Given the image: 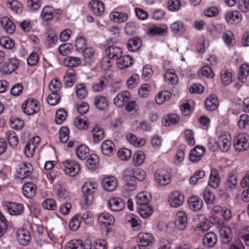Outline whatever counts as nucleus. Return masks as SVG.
I'll return each instance as SVG.
<instances>
[{"label":"nucleus","instance_id":"27","mask_svg":"<svg viewBox=\"0 0 249 249\" xmlns=\"http://www.w3.org/2000/svg\"><path fill=\"white\" fill-rule=\"evenodd\" d=\"M225 19L228 23H239L242 19V15L237 11H230L225 15Z\"/></svg>","mask_w":249,"mask_h":249},{"label":"nucleus","instance_id":"12","mask_svg":"<svg viewBox=\"0 0 249 249\" xmlns=\"http://www.w3.org/2000/svg\"><path fill=\"white\" fill-rule=\"evenodd\" d=\"M137 243L147 247L152 246L155 242L154 236L150 233L140 232L136 237Z\"/></svg>","mask_w":249,"mask_h":249},{"label":"nucleus","instance_id":"30","mask_svg":"<svg viewBox=\"0 0 249 249\" xmlns=\"http://www.w3.org/2000/svg\"><path fill=\"white\" fill-rule=\"evenodd\" d=\"M205 104L207 110L209 111L215 110L218 106L217 96L215 95H210L206 98Z\"/></svg>","mask_w":249,"mask_h":249},{"label":"nucleus","instance_id":"32","mask_svg":"<svg viewBox=\"0 0 249 249\" xmlns=\"http://www.w3.org/2000/svg\"><path fill=\"white\" fill-rule=\"evenodd\" d=\"M171 97V93L168 90L160 91L155 96V100L159 105H162L165 101H168Z\"/></svg>","mask_w":249,"mask_h":249},{"label":"nucleus","instance_id":"16","mask_svg":"<svg viewBox=\"0 0 249 249\" xmlns=\"http://www.w3.org/2000/svg\"><path fill=\"white\" fill-rule=\"evenodd\" d=\"M40 139L38 136L33 137L26 144L24 149V153L27 157H31L33 155L35 150L39 145Z\"/></svg>","mask_w":249,"mask_h":249},{"label":"nucleus","instance_id":"26","mask_svg":"<svg viewBox=\"0 0 249 249\" xmlns=\"http://www.w3.org/2000/svg\"><path fill=\"white\" fill-rule=\"evenodd\" d=\"M109 18L114 22L120 23L127 20L128 15L125 13L113 11L110 14Z\"/></svg>","mask_w":249,"mask_h":249},{"label":"nucleus","instance_id":"57","mask_svg":"<svg viewBox=\"0 0 249 249\" xmlns=\"http://www.w3.org/2000/svg\"><path fill=\"white\" fill-rule=\"evenodd\" d=\"M87 41L86 39L83 36H79L77 38L75 42L76 50L81 53L87 47Z\"/></svg>","mask_w":249,"mask_h":249},{"label":"nucleus","instance_id":"58","mask_svg":"<svg viewBox=\"0 0 249 249\" xmlns=\"http://www.w3.org/2000/svg\"><path fill=\"white\" fill-rule=\"evenodd\" d=\"M75 126L79 129L85 130L89 127L87 120L84 117H77L74 122Z\"/></svg>","mask_w":249,"mask_h":249},{"label":"nucleus","instance_id":"50","mask_svg":"<svg viewBox=\"0 0 249 249\" xmlns=\"http://www.w3.org/2000/svg\"><path fill=\"white\" fill-rule=\"evenodd\" d=\"M53 9L52 7L45 6L42 10L41 17L44 21H50L53 18Z\"/></svg>","mask_w":249,"mask_h":249},{"label":"nucleus","instance_id":"63","mask_svg":"<svg viewBox=\"0 0 249 249\" xmlns=\"http://www.w3.org/2000/svg\"><path fill=\"white\" fill-rule=\"evenodd\" d=\"M164 120L165 123L164 125L170 126L172 124H177L179 120V117L176 114H171L168 115L167 117H165Z\"/></svg>","mask_w":249,"mask_h":249},{"label":"nucleus","instance_id":"2","mask_svg":"<svg viewBox=\"0 0 249 249\" xmlns=\"http://www.w3.org/2000/svg\"><path fill=\"white\" fill-rule=\"evenodd\" d=\"M193 230L198 233H204L210 228L207 219L202 214H198L193 219Z\"/></svg>","mask_w":249,"mask_h":249},{"label":"nucleus","instance_id":"25","mask_svg":"<svg viewBox=\"0 0 249 249\" xmlns=\"http://www.w3.org/2000/svg\"><path fill=\"white\" fill-rule=\"evenodd\" d=\"M220 183V178L217 170L212 169L211 171L208 184L214 189L217 188Z\"/></svg>","mask_w":249,"mask_h":249},{"label":"nucleus","instance_id":"19","mask_svg":"<svg viewBox=\"0 0 249 249\" xmlns=\"http://www.w3.org/2000/svg\"><path fill=\"white\" fill-rule=\"evenodd\" d=\"M90 10L96 16H102L105 11V5L100 0H91L89 3Z\"/></svg>","mask_w":249,"mask_h":249},{"label":"nucleus","instance_id":"60","mask_svg":"<svg viewBox=\"0 0 249 249\" xmlns=\"http://www.w3.org/2000/svg\"><path fill=\"white\" fill-rule=\"evenodd\" d=\"M220 78L223 85H228L232 81V73L228 70H222L220 72Z\"/></svg>","mask_w":249,"mask_h":249},{"label":"nucleus","instance_id":"1","mask_svg":"<svg viewBox=\"0 0 249 249\" xmlns=\"http://www.w3.org/2000/svg\"><path fill=\"white\" fill-rule=\"evenodd\" d=\"M231 144V138L228 134L219 135L216 138H209L207 146L212 151L219 150L222 152H226L230 148Z\"/></svg>","mask_w":249,"mask_h":249},{"label":"nucleus","instance_id":"37","mask_svg":"<svg viewBox=\"0 0 249 249\" xmlns=\"http://www.w3.org/2000/svg\"><path fill=\"white\" fill-rule=\"evenodd\" d=\"M172 33L177 35H181L185 32V27L183 22L180 20L175 21L170 25Z\"/></svg>","mask_w":249,"mask_h":249},{"label":"nucleus","instance_id":"45","mask_svg":"<svg viewBox=\"0 0 249 249\" xmlns=\"http://www.w3.org/2000/svg\"><path fill=\"white\" fill-rule=\"evenodd\" d=\"M94 105L99 109L105 110L108 107L107 99L103 96H97L94 98Z\"/></svg>","mask_w":249,"mask_h":249},{"label":"nucleus","instance_id":"38","mask_svg":"<svg viewBox=\"0 0 249 249\" xmlns=\"http://www.w3.org/2000/svg\"><path fill=\"white\" fill-rule=\"evenodd\" d=\"M0 22L2 28L7 33L12 34L14 32L15 26L8 17L2 18Z\"/></svg>","mask_w":249,"mask_h":249},{"label":"nucleus","instance_id":"10","mask_svg":"<svg viewBox=\"0 0 249 249\" xmlns=\"http://www.w3.org/2000/svg\"><path fill=\"white\" fill-rule=\"evenodd\" d=\"M154 178L157 183L161 186L169 184L171 181L170 173L167 170L159 169L154 173Z\"/></svg>","mask_w":249,"mask_h":249},{"label":"nucleus","instance_id":"54","mask_svg":"<svg viewBox=\"0 0 249 249\" xmlns=\"http://www.w3.org/2000/svg\"><path fill=\"white\" fill-rule=\"evenodd\" d=\"M117 156L122 161H127L131 158L132 152L127 148H121L117 152Z\"/></svg>","mask_w":249,"mask_h":249},{"label":"nucleus","instance_id":"35","mask_svg":"<svg viewBox=\"0 0 249 249\" xmlns=\"http://www.w3.org/2000/svg\"><path fill=\"white\" fill-rule=\"evenodd\" d=\"M148 33L151 36H163L167 33V28L162 25H153L149 28Z\"/></svg>","mask_w":249,"mask_h":249},{"label":"nucleus","instance_id":"9","mask_svg":"<svg viewBox=\"0 0 249 249\" xmlns=\"http://www.w3.org/2000/svg\"><path fill=\"white\" fill-rule=\"evenodd\" d=\"M167 200L168 204L171 207L178 208L183 204L184 196L179 191H174L169 195Z\"/></svg>","mask_w":249,"mask_h":249},{"label":"nucleus","instance_id":"18","mask_svg":"<svg viewBox=\"0 0 249 249\" xmlns=\"http://www.w3.org/2000/svg\"><path fill=\"white\" fill-rule=\"evenodd\" d=\"M189 209L194 212L200 211L203 206L202 200L197 196H190L187 200Z\"/></svg>","mask_w":249,"mask_h":249},{"label":"nucleus","instance_id":"13","mask_svg":"<svg viewBox=\"0 0 249 249\" xmlns=\"http://www.w3.org/2000/svg\"><path fill=\"white\" fill-rule=\"evenodd\" d=\"M188 217L184 211H178L175 215L174 225L177 229L183 231L187 225Z\"/></svg>","mask_w":249,"mask_h":249},{"label":"nucleus","instance_id":"53","mask_svg":"<svg viewBox=\"0 0 249 249\" xmlns=\"http://www.w3.org/2000/svg\"><path fill=\"white\" fill-rule=\"evenodd\" d=\"M5 137L11 146L15 147L18 145V139L14 131L11 130L7 132L5 134Z\"/></svg>","mask_w":249,"mask_h":249},{"label":"nucleus","instance_id":"23","mask_svg":"<svg viewBox=\"0 0 249 249\" xmlns=\"http://www.w3.org/2000/svg\"><path fill=\"white\" fill-rule=\"evenodd\" d=\"M17 238L19 243L25 246L29 244L31 240L29 232L26 229H20L17 231Z\"/></svg>","mask_w":249,"mask_h":249},{"label":"nucleus","instance_id":"28","mask_svg":"<svg viewBox=\"0 0 249 249\" xmlns=\"http://www.w3.org/2000/svg\"><path fill=\"white\" fill-rule=\"evenodd\" d=\"M36 186L31 182L25 183L22 187L23 194L27 198L33 197L36 194Z\"/></svg>","mask_w":249,"mask_h":249},{"label":"nucleus","instance_id":"61","mask_svg":"<svg viewBox=\"0 0 249 249\" xmlns=\"http://www.w3.org/2000/svg\"><path fill=\"white\" fill-rule=\"evenodd\" d=\"M153 212L152 208L148 205L142 206L139 209V214L143 218H147L150 216Z\"/></svg>","mask_w":249,"mask_h":249},{"label":"nucleus","instance_id":"59","mask_svg":"<svg viewBox=\"0 0 249 249\" xmlns=\"http://www.w3.org/2000/svg\"><path fill=\"white\" fill-rule=\"evenodd\" d=\"M75 92L77 97L80 99H84L88 95V90L83 84H78L75 87Z\"/></svg>","mask_w":249,"mask_h":249},{"label":"nucleus","instance_id":"52","mask_svg":"<svg viewBox=\"0 0 249 249\" xmlns=\"http://www.w3.org/2000/svg\"><path fill=\"white\" fill-rule=\"evenodd\" d=\"M222 39L228 47L233 46L235 43V40L233 34L230 31H225L222 35Z\"/></svg>","mask_w":249,"mask_h":249},{"label":"nucleus","instance_id":"14","mask_svg":"<svg viewBox=\"0 0 249 249\" xmlns=\"http://www.w3.org/2000/svg\"><path fill=\"white\" fill-rule=\"evenodd\" d=\"M97 221L100 226L107 228L114 225L115 220L114 217L111 214L103 213L98 214Z\"/></svg>","mask_w":249,"mask_h":249},{"label":"nucleus","instance_id":"6","mask_svg":"<svg viewBox=\"0 0 249 249\" xmlns=\"http://www.w3.org/2000/svg\"><path fill=\"white\" fill-rule=\"evenodd\" d=\"M64 172L70 177L76 176L80 171V166L76 161L66 160L61 162Z\"/></svg>","mask_w":249,"mask_h":249},{"label":"nucleus","instance_id":"3","mask_svg":"<svg viewBox=\"0 0 249 249\" xmlns=\"http://www.w3.org/2000/svg\"><path fill=\"white\" fill-rule=\"evenodd\" d=\"M233 146L235 150L238 152L249 149V135L246 133L238 134L234 139Z\"/></svg>","mask_w":249,"mask_h":249},{"label":"nucleus","instance_id":"47","mask_svg":"<svg viewBox=\"0 0 249 249\" xmlns=\"http://www.w3.org/2000/svg\"><path fill=\"white\" fill-rule=\"evenodd\" d=\"M145 160V155L142 151L136 152L132 157V163L135 166H140L143 164Z\"/></svg>","mask_w":249,"mask_h":249},{"label":"nucleus","instance_id":"5","mask_svg":"<svg viewBox=\"0 0 249 249\" xmlns=\"http://www.w3.org/2000/svg\"><path fill=\"white\" fill-rule=\"evenodd\" d=\"M33 171V168L31 163L24 162L20 164L17 167L15 178L17 180H22L29 177Z\"/></svg>","mask_w":249,"mask_h":249},{"label":"nucleus","instance_id":"55","mask_svg":"<svg viewBox=\"0 0 249 249\" xmlns=\"http://www.w3.org/2000/svg\"><path fill=\"white\" fill-rule=\"evenodd\" d=\"M77 157L81 160L85 159L89 155V149L85 145H81L75 150Z\"/></svg>","mask_w":249,"mask_h":249},{"label":"nucleus","instance_id":"42","mask_svg":"<svg viewBox=\"0 0 249 249\" xmlns=\"http://www.w3.org/2000/svg\"><path fill=\"white\" fill-rule=\"evenodd\" d=\"M127 141L132 145L141 147L145 143V141L143 139H139L135 135L129 133L126 136Z\"/></svg>","mask_w":249,"mask_h":249},{"label":"nucleus","instance_id":"22","mask_svg":"<svg viewBox=\"0 0 249 249\" xmlns=\"http://www.w3.org/2000/svg\"><path fill=\"white\" fill-rule=\"evenodd\" d=\"M205 152L204 147L196 146L192 149L189 154L190 160L193 162H197L199 161Z\"/></svg>","mask_w":249,"mask_h":249},{"label":"nucleus","instance_id":"7","mask_svg":"<svg viewBox=\"0 0 249 249\" xmlns=\"http://www.w3.org/2000/svg\"><path fill=\"white\" fill-rule=\"evenodd\" d=\"M39 103L36 99L28 98L22 105L23 112L28 115H33L39 110Z\"/></svg>","mask_w":249,"mask_h":249},{"label":"nucleus","instance_id":"8","mask_svg":"<svg viewBox=\"0 0 249 249\" xmlns=\"http://www.w3.org/2000/svg\"><path fill=\"white\" fill-rule=\"evenodd\" d=\"M19 66V60L15 57L9 58L0 68V72L4 75L10 74L15 71Z\"/></svg>","mask_w":249,"mask_h":249},{"label":"nucleus","instance_id":"20","mask_svg":"<svg viewBox=\"0 0 249 249\" xmlns=\"http://www.w3.org/2000/svg\"><path fill=\"white\" fill-rule=\"evenodd\" d=\"M5 207L12 215H18L23 212V205L20 203L7 202Z\"/></svg>","mask_w":249,"mask_h":249},{"label":"nucleus","instance_id":"34","mask_svg":"<svg viewBox=\"0 0 249 249\" xmlns=\"http://www.w3.org/2000/svg\"><path fill=\"white\" fill-rule=\"evenodd\" d=\"M106 53L108 57L118 59V58L121 56L122 51L119 47L115 46H110L106 49Z\"/></svg>","mask_w":249,"mask_h":249},{"label":"nucleus","instance_id":"33","mask_svg":"<svg viewBox=\"0 0 249 249\" xmlns=\"http://www.w3.org/2000/svg\"><path fill=\"white\" fill-rule=\"evenodd\" d=\"M164 78L166 82L168 84L172 85L178 83V78L176 74L175 71L173 69L167 70L164 73Z\"/></svg>","mask_w":249,"mask_h":249},{"label":"nucleus","instance_id":"64","mask_svg":"<svg viewBox=\"0 0 249 249\" xmlns=\"http://www.w3.org/2000/svg\"><path fill=\"white\" fill-rule=\"evenodd\" d=\"M249 125V115L247 114H241L237 123L238 127L241 129H244Z\"/></svg>","mask_w":249,"mask_h":249},{"label":"nucleus","instance_id":"62","mask_svg":"<svg viewBox=\"0 0 249 249\" xmlns=\"http://www.w3.org/2000/svg\"><path fill=\"white\" fill-rule=\"evenodd\" d=\"M57 40L58 37L56 33L53 30L49 31L47 36L46 43L50 46H53L56 44Z\"/></svg>","mask_w":249,"mask_h":249},{"label":"nucleus","instance_id":"4","mask_svg":"<svg viewBox=\"0 0 249 249\" xmlns=\"http://www.w3.org/2000/svg\"><path fill=\"white\" fill-rule=\"evenodd\" d=\"M97 189V184L93 182H87L82 187V192L85 196L84 200L87 208L92 203L93 195Z\"/></svg>","mask_w":249,"mask_h":249},{"label":"nucleus","instance_id":"51","mask_svg":"<svg viewBox=\"0 0 249 249\" xmlns=\"http://www.w3.org/2000/svg\"><path fill=\"white\" fill-rule=\"evenodd\" d=\"M81 215L79 214H74L70 219L69 228L72 231H76L80 227L81 224Z\"/></svg>","mask_w":249,"mask_h":249},{"label":"nucleus","instance_id":"39","mask_svg":"<svg viewBox=\"0 0 249 249\" xmlns=\"http://www.w3.org/2000/svg\"><path fill=\"white\" fill-rule=\"evenodd\" d=\"M219 233L223 239V242L228 243L231 238V230L227 226L221 225L219 229Z\"/></svg>","mask_w":249,"mask_h":249},{"label":"nucleus","instance_id":"24","mask_svg":"<svg viewBox=\"0 0 249 249\" xmlns=\"http://www.w3.org/2000/svg\"><path fill=\"white\" fill-rule=\"evenodd\" d=\"M151 199V196L147 192H141L135 196V201L137 204L143 206L148 205Z\"/></svg>","mask_w":249,"mask_h":249},{"label":"nucleus","instance_id":"48","mask_svg":"<svg viewBox=\"0 0 249 249\" xmlns=\"http://www.w3.org/2000/svg\"><path fill=\"white\" fill-rule=\"evenodd\" d=\"M8 8L16 13H20L22 11V5L17 0H7L6 2Z\"/></svg>","mask_w":249,"mask_h":249},{"label":"nucleus","instance_id":"44","mask_svg":"<svg viewBox=\"0 0 249 249\" xmlns=\"http://www.w3.org/2000/svg\"><path fill=\"white\" fill-rule=\"evenodd\" d=\"M86 249H107V243L105 239H98L90 242Z\"/></svg>","mask_w":249,"mask_h":249},{"label":"nucleus","instance_id":"29","mask_svg":"<svg viewBox=\"0 0 249 249\" xmlns=\"http://www.w3.org/2000/svg\"><path fill=\"white\" fill-rule=\"evenodd\" d=\"M217 238L216 234L213 232H209L204 236L203 241L205 247L212 248L217 242Z\"/></svg>","mask_w":249,"mask_h":249},{"label":"nucleus","instance_id":"49","mask_svg":"<svg viewBox=\"0 0 249 249\" xmlns=\"http://www.w3.org/2000/svg\"><path fill=\"white\" fill-rule=\"evenodd\" d=\"M81 63L79 57L74 56H67L64 60V64L67 67L73 68L78 66Z\"/></svg>","mask_w":249,"mask_h":249},{"label":"nucleus","instance_id":"41","mask_svg":"<svg viewBox=\"0 0 249 249\" xmlns=\"http://www.w3.org/2000/svg\"><path fill=\"white\" fill-rule=\"evenodd\" d=\"M64 249H86L81 240L73 239L67 242Z\"/></svg>","mask_w":249,"mask_h":249},{"label":"nucleus","instance_id":"31","mask_svg":"<svg viewBox=\"0 0 249 249\" xmlns=\"http://www.w3.org/2000/svg\"><path fill=\"white\" fill-rule=\"evenodd\" d=\"M114 148V144L110 140H106L101 144L102 153L106 156H110L113 154Z\"/></svg>","mask_w":249,"mask_h":249},{"label":"nucleus","instance_id":"15","mask_svg":"<svg viewBox=\"0 0 249 249\" xmlns=\"http://www.w3.org/2000/svg\"><path fill=\"white\" fill-rule=\"evenodd\" d=\"M131 93L129 91H123L114 98V104L118 107H122L131 99Z\"/></svg>","mask_w":249,"mask_h":249},{"label":"nucleus","instance_id":"11","mask_svg":"<svg viewBox=\"0 0 249 249\" xmlns=\"http://www.w3.org/2000/svg\"><path fill=\"white\" fill-rule=\"evenodd\" d=\"M125 202L119 197L110 198L107 201V208L112 212H120L125 208Z\"/></svg>","mask_w":249,"mask_h":249},{"label":"nucleus","instance_id":"21","mask_svg":"<svg viewBox=\"0 0 249 249\" xmlns=\"http://www.w3.org/2000/svg\"><path fill=\"white\" fill-rule=\"evenodd\" d=\"M90 135L92 138L93 142L99 143L104 138V131L102 127L95 125L90 128Z\"/></svg>","mask_w":249,"mask_h":249},{"label":"nucleus","instance_id":"43","mask_svg":"<svg viewBox=\"0 0 249 249\" xmlns=\"http://www.w3.org/2000/svg\"><path fill=\"white\" fill-rule=\"evenodd\" d=\"M66 86L71 87L75 81V71L73 69L68 70L63 77Z\"/></svg>","mask_w":249,"mask_h":249},{"label":"nucleus","instance_id":"46","mask_svg":"<svg viewBox=\"0 0 249 249\" xmlns=\"http://www.w3.org/2000/svg\"><path fill=\"white\" fill-rule=\"evenodd\" d=\"M249 75V65L242 64L240 68L238 78L242 83L245 82Z\"/></svg>","mask_w":249,"mask_h":249},{"label":"nucleus","instance_id":"36","mask_svg":"<svg viewBox=\"0 0 249 249\" xmlns=\"http://www.w3.org/2000/svg\"><path fill=\"white\" fill-rule=\"evenodd\" d=\"M133 60L132 57L129 55L120 56L117 59V65L119 68L124 69L128 68L132 65Z\"/></svg>","mask_w":249,"mask_h":249},{"label":"nucleus","instance_id":"40","mask_svg":"<svg viewBox=\"0 0 249 249\" xmlns=\"http://www.w3.org/2000/svg\"><path fill=\"white\" fill-rule=\"evenodd\" d=\"M142 40L138 37H134L129 40L127 43V48L129 51L135 52L141 46Z\"/></svg>","mask_w":249,"mask_h":249},{"label":"nucleus","instance_id":"17","mask_svg":"<svg viewBox=\"0 0 249 249\" xmlns=\"http://www.w3.org/2000/svg\"><path fill=\"white\" fill-rule=\"evenodd\" d=\"M102 186L106 191L113 192L118 186V180L114 177H106L102 180Z\"/></svg>","mask_w":249,"mask_h":249},{"label":"nucleus","instance_id":"56","mask_svg":"<svg viewBox=\"0 0 249 249\" xmlns=\"http://www.w3.org/2000/svg\"><path fill=\"white\" fill-rule=\"evenodd\" d=\"M15 42L11 38L2 36L0 38V45L6 49H12L15 46Z\"/></svg>","mask_w":249,"mask_h":249}]
</instances>
